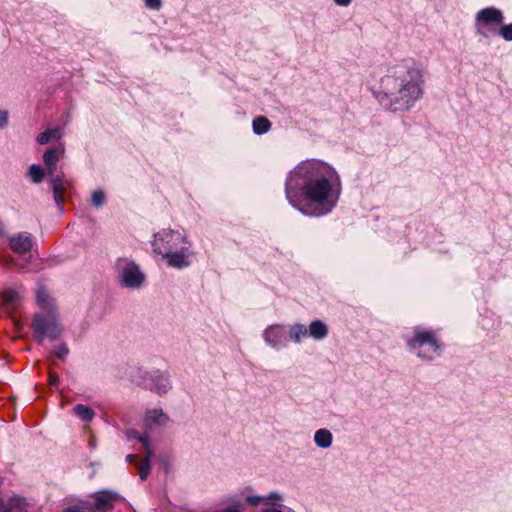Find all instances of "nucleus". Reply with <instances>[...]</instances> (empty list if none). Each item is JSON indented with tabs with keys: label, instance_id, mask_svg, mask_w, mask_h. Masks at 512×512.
Here are the masks:
<instances>
[{
	"label": "nucleus",
	"instance_id": "obj_15",
	"mask_svg": "<svg viewBox=\"0 0 512 512\" xmlns=\"http://www.w3.org/2000/svg\"><path fill=\"white\" fill-rule=\"evenodd\" d=\"M328 328L326 324L320 320H314L308 327V336L320 340L327 336Z\"/></svg>",
	"mask_w": 512,
	"mask_h": 512
},
{
	"label": "nucleus",
	"instance_id": "obj_24",
	"mask_svg": "<svg viewBox=\"0 0 512 512\" xmlns=\"http://www.w3.org/2000/svg\"><path fill=\"white\" fill-rule=\"evenodd\" d=\"M29 175L34 183H40L44 179V171L39 165H32L29 169Z\"/></svg>",
	"mask_w": 512,
	"mask_h": 512
},
{
	"label": "nucleus",
	"instance_id": "obj_10",
	"mask_svg": "<svg viewBox=\"0 0 512 512\" xmlns=\"http://www.w3.org/2000/svg\"><path fill=\"white\" fill-rule=\"evenodd\" d=\"M144 280V275L134 263H128L122 271V281L128 287L139 286Z\"/></svg>",
	"mask_w": 512,
	"mask_h": 512
},
{
	"label": "nucleus",
	"instance_id": "obj_16",
	"mask_svg": "<svg viewBox=\"0 0 512 512\" xmlns=\"http://www.w3.org/2000/svg\"><path fill=\"white\" fill-rule=\"evenodd\" d=\"M73 412L81 420L86 421V422L91 421L94 418V416H95L94 411L90 407H88L86 405H83V404H77L73 408Z\"/></svg>",
	"mask_w": 512,
	"mask_h": 512
},
{
	"label": "nucleus",
	"instance_id": "obj_25",
	"mask_svg": "<svg viewBox=\"0 0 512 512\" xmlns=\"http://www.w3.org/2000/svg\"><path fill=\"white\" fill-rule=\"evenodd\" d=\"M106 199L105 193L102 190H96L92 193L91 201L95 207H100L104 204Z\"/></svg>",
	"mask_w": 512,
	"mask_h": 512
},
{
	"label": "nucleus",
	"instance_id": "obj_7",
	"mask_svg": "<svg viewBox=\"0 0 512 512\" xmlns=\"http://www.w3.org/2000/svg\"><path fill=\"white\" fill-rule=\"evenodd\" d=\"M94 504L91 507L93 512H111L118 495L109 491L97 492L94 496Z\"/></svg>",
	"mask_w": 512,
	"mask_h": 512
},
{
	"label": "nucleus",
	"instance_id": "obj_29",
	"mask_svg": "<svg viewBox=\"0 0 512 512\" xmlns=\"http://www.w3.org/2000/svg\"><path fill=\"white\" fill-rule=\"evenodd\" d=\"M67 353H68V349L64 345H61V346L57 347L56 350H55V355L58 358H64L67 355Z\"/></svg>",
	"mask_w": 512,
	"mask_h": 512
},
{
	"label": "nucleus",
	"instance_id": "obj_2",
	"mask_svg": "<svg viewBox=\"0 0 512 512\" xmlns=\"http://www.w3.org/2000/svg\"><path fill=\"white\" fill-rule=\"evenodd\" d=\"M421 71L409 63L397 65L392 75L382 79V86L386 94L398 95L397 101L409 104L421 95Z\"/></svg>",
	"mask_w": 512,
	"mask_h": 512
},
{
	"label": "nucleus",
	"instance_id": "obj_33",
	"mask_svg": "<svg viewBox=\"0 0 512 512\" xmlns=\"http://www.w3.org/2000/svg\"><path fill=\"white\" fill-rule=\"evenodd\" d=\"M63 512H82L81 508L78 506L70 507L64 510Z\"/></svg>",
	"mask_w": 512,
	"mask_h": 512
},
{
	"label": "nucleus",
	"instance_id": "obj_31",
	"mask_svg": "<svg viewBox=\"0 0 512 512\" xmlns=\"http://www.w3.org/2000/svg\"><path fill=\"white\" fill-rule=\"evenodd\" d=\"M48 379H49V384L51 386H57L58 381H59V377H58L56 372L49 371Z\"/></svg>",
	"mask_w": 512,
	"mask_h": 512
},
{
	"label": "nucleus",
	"instance_id": "obj_20",
	"mask_svg": "<svg viewBox=\"0 0 512 512\" xmlns=\"http://www.w3.org/2000/svg\"><path fill=\"white\" fill-rule=\"evenodd\" d=\"M270 127V121L264 116L256 117L253 120V131L256 134H264L270 129Z\"/></svg>",
	"mask_w": 512,
	"mask_h": 512
},
{
	"label": "nucleus",
	"instance_id": "obj_17",
	"mask_svg": "<svg viewBox=\"0 0 512 512\" xmlns=\"http://www.w3.org/2000/svg\"><path fill=\"white\" fill-rule=\"evenodd\" d=\"M37 304L44 310L51 311L53 308V301L48 295V293L43 289L40 288L37 290Z\"/></svg>",
	"mask_w": 512,
	"mask_h": 512
},
{
	"label": "nucleus",
	"instance_id": "obj_1",
	"mask_svg": "<svg viewBox=\"0 0 512 512\" xmlns=\"http://www.w3.org/2000/svg\"><path fill=\"white\" fill-rule=\"evenodd\" d=\"M290 204L307 216H323L337 205L341 182L335 169L319 160L297 165L286 181Z\"/></svg>",
	"mask_w": 512,
	"mask_h": 512
},
{
	"label": "nucleus",
	"instance_id": "obj_4",
	"mask_svg": "<svg viewBox=\"0 0 512 512\" xmlns=\"http://www.w3.org/2000/svg\"><path fill=\"white\" fill-rule=\"evenodd\" d=\"M413 349H419V355L431 358L438 350L439 345L432 331H416L414 337L408 341Z\"/></svg>",
	"mask_w": 512,
	"mask_h": 512
},
{
	"label": "nucleus",
	"instance_id": "obj_6",
	"mask_svg": "<svg viewBox=\"0 0 512 512\" xmlns=\"http://www.w3.org/2000/svg\"><path fill=\"white\" fill-rule=\"evenodd\" d=\"M31 327L34 333L37 334L40 342L45 336L55 338L59 334L56 318L54 316L47 318L41 315H36L33 318Z\"/></svg>",
	"mask_w": 512,
	"mask_h": 512
},
{
	"label": "nucleus",
	"instance_id": "obj_30",
	"mask_svg": "<svg viewBox=\"0 0 512 512\" xmlns=\"http://www.w3.org/2000/svg\"><path fill=\"white\" fill-rule=\"evenodd\" d=\"M148 8L159 9L161 7V0H144Z\"/></svg>",
	"mask_w": 512,
	"mask_h": 512
},
{
	"label": "nucleus",
	"instance_id": "obj_37",
	"mask_svg": "<svg viewBox=\"0 0 512 512\" xmlns=\"http://www.w3.org/2000/svg\"><path fill=\"white\" fill-rule=\"evenodd\" d=\"M269 499H277V500H278V499H279V496H277V495H271V496L269 497Z\"/></svg>",
	"mask_w": 512,
	"mask_h": 512
},
{
	"label": "nucleus",
	"instance_id": "obj_22",
	"mask_svg": "<svg viewBox=\"0 0 512 512\" xmlns=\"http://www.w3.org/2000/svg\"><path fill=\"white\" fill-rule=\"evenodd\" d=\"M61 137V133L59 129H51L40 133L37 137V141L39 144L44 145L47 144L51 139H59Z\"/></svg>",
	"mask_w": 512,
	"mask_h": 512
},
{
	"label": "nucleus",
	"instance_id": "obj_9",
	"mask_svg": "<svg viewBox=\"0 0 512 512\" xmlns=\"http://www.w3.org/2000/svg\"><path fill=\"white\" fill-rule=\"evenodd\" d=\"M503 19L502 12L495 7L482 9L476 15L477 23L483 26L500 25Z\"/></svg>",
	"mask_w": 512,
	"mask_h": 512
},
{
	"label": "nucleus",
	"instance_id": "obj_18",
	"mask_svg": "<svg viewBox=\"0 0 512 512\" xmlns=\"http://www.w3.org/2000/svg\"><path fill=\"white\" fill-rule=\"evenodd\" d=\"M308 337V328L302 324H295L290 328V339L294 342H300Z\"/></svg>",
	"mask_w": 512,
	"mask_h": 512
},
{
	"label": "nucleus",
	"instance_id": "obj_13",
	"mask_svg": "<svg viewBox=\"0 0 512 512\" xmlns=\"http://www.w3.org/2000/svg\"><path fill=\"white\" fill-rule=\"evenodd\" d=\"M11 249L19 254L26 253L32 248V241L28 235L18 234L10 238Z\"/></svg>",
	"mask_w": 512,
	"mask_h": 512
},
{
	"label": "nucleus",
	"instance_id": "obj_5",
	"mask_svg": "<svg viewBox=\"0 0 512 512\" xmlns=\"http://www.w3.org/2000/svg\"><path fill=\"white\" fill-rule=\"evenodd\" d=\"M140 442L142 443L144 450L146 452V455L144 458L140 459L138 455H128L127 461L130 464H134L137 468V471L139 473L141 480H146L150 474V461L152 457L154 456V452L150 446L149 440L147 437H140Z\"/></svg>",
	"mask_w": 512,
	"mask_h": 512
},
{
	"label": "nucleus",
	"instance_id": "obj_3",
	"mask_svg": "<svg viewBox=\"0 0 512 512\" xmlns=\"http://www.w3.org/2000/svg\"><path fill=\"white\" fill-rule=\"evenodd\" d=\"M182 244H186V237L182 232L163 229L154 235L152 242L153 252L158 255L167 254Z\"/></svg>",
	"mask_w": 512,
	"mask_h": 512
},
{
	"label": "nucleus",
	"instance_id": "obj_12",
	"mask_svg": "<svg viewBox=\"0 0 512 512\" xmlns=\"http://www.w3.org/2000/svg\"><path fill=\"white\" fill-rule=\"evenodd\" d=\"M188 249L181 247L179 252H170L162 256L167 259L168 265L175 268H183L188 266Z\"/></svg>",
	"mask_w": 512,
	"mask_h": 512
},
{
	"label": "nucleus",
	"instance_id": "obj_36",
	"mask_svg": "<svg viewBox=\"0 0 512 512\" xmlns=\"http://www.w3.org/2000/svg\"><path fill=\"white\" fill-rule=\"evenodd\" d=\"M222 512H240V511L235 508H229V509L223 510Z\"/></svg>",
	"mask_w": 512,
	"mask_h": 512
},
{
	"label": "nucleus",
	"instance_id": "obj_21",
	"mask_svg": "<svg viewBox=\"0 0 512 512\" xmlns=\"http://www.w3.org/2000/svg\"><path fill=\"white\" fill-rule=\"evenodd\" d=\"M146 420L149 423L164 425L168 421V417L161 410H152L147 412Z\"/></svg>",
	"mask_w": 512,
	"mask_h": 512
},
{
	"label": "nucleus",
	"instance_id": "obj_23",
	"mask_svg": "<svg viewBox=\"0 0 512 512\" xmlns=\"http://www.w3.org/2000/svg\"><path fill=\"white\" fill-rule=\"evenodd\" d=\"M282 332V328L280 326H271L265 331V339L267 342L275 345L278 341V338Z\"/></svg>",
	"mask_w": 512,
	"mask_h": 512
},
{
	"label": "nucleus",
	"instance_id": "obj_34",
	"mask_svg": "<svg viewBox=\"0 0 512 512\" xmlns=\"http://www.w3.org/2000/svg\"><path fill=\"white\" fill-rule=\"evenodd\" d=\"M338 5L347 6L350 4L351 0H334Z\"/></svg>",
	"mask_w": 512,
	"mask_h": 512
},
{
	"label": "nucleus",
	"instance_id": "obj_27",
	"mask_svg": "<svg viewBox=\"0 0 512 512\" xmlns=\"http://www.w3.org/2000/svg\"><path fill=\"white\" fill-rule=\"evenodd\" d=\"M0 296L5 304H11L16 299V292L12 290H6L3 291Z\"/></svg>",
	"mask_w": 512,
	"mask_h": 512
},
{
	"label": "nucleus",
	"instance_id": "obj_28",
	"mask_svg": "<svg viewBox=\"0 0 512 512\" xmlns=\"http://www.w3.org/2000/svg\"><path fill=\"white\" fill-rule=\"evenodd\" d=\"M265 499L259 496H249L246 498V502L250 505L256 506L262 503Z\"/></svg>",
	"mask_w": 512,
	"mask_h": 512
},
{
	"label": "nucleus",
	"instance_id": "obj_32",
	"mask_svg": "<svg viewBox=\"0 0 512 512\" xmlns=\"http://www.w3.org/2000/svg\"><path fill=\"white\" fill-rule=\"evenodd\" d=\"M8 122V113L6 111L0 112V127H3Z\"/></svg>",
	"mask_w": 512,
	"mask_h": 512
},
{
	"label": "nucleus",
	"instance_id": "obj_8",
	"mask_svg": "<svg viewBox=\"0 0 512 512\" xmlns=\"http://www.w3.org/2000/svg\"><path fill=\"white\" fill-rule=\"evenodd\" d=\"M50 184L54 200L60 207L64 203L66 192L72 187V183L71 181L64 179L63 176L57 175L51 178Z\"/></svg>",
	"mask_w": 512,
	"mask_h": 512
},
{
	"label": "nucleus",
	"instance_id": "obj_35",
	"mask_svg": "<svg viewBox=\"0 0 512 512\" xmlns=\"http://www.w3.org/2000/svg\"><path fill=\"white\" fill-rule=\"evenodd\" d=\"M262 512H283V511L275 509V508H272V509H265Z\"/></svg>",
	"mask_w": 512,
	"mask_h": 512
},
{
	"label": "nucleus",
	"instance_id": "obj_14",
	"mask_svg": "<svg viewBox=\"0 0 512 512\" xmlns=\"http://www.w3.org/2000/svg\"><path fill=\"white\" fill-rule=\"evenodd\" d=\"M28 506L25 498L13 496L8 499V506L6 508H0V512H27Z\"/></svg>",
	"mask_w": 512,
	"mask_h": 512
},
{
	"label": "nucleus",
	"instance_id": "obj_11",
	"mask_svg": "<svg viewBox=\"0 0 512 512\" xmlns=\"http://www.w3.org/2000/svg\"><path fill=\"white\" fill-rule=\"evenodd\" d=\"M65 149L62 145L48 149L43 155V161L49 175H53L57 170V163L64 155Z\"/></svg>",
	"mask_w": 512,
	"mask_h": 512
},
{
	"label": "nucleus",
	"instance_id": "obj_19",
	"mask_svg": "<svg viewBox=\"0 0 512 512\" xmlns=\"http://www.w3.org/2000/svg\"><path fill=\"white\" fill-rule=\"evenodd\" d=\"M315 442L320 447H329L332 442V434L326 429H320L315 433Z\"/></svg>",
	"mask_w": 512,
	"mask_h": 512
},
{
	"label": "nucleus",
	"instance_id": "obj_38",
	"mask_svg": "<svg viewBox=\"0 0 512 512\" xmlns=\"http://www.w3.org/2000/svg\"><path fill=\"white\" fill-rule=\"evenodd\" d=\"M2 505H3V501H2V499L0 498V508L2 507Z\"/></svg>",
	"mask_w": 512,
	"mask_h": 512
},
{
	"label": "nucleus",
	"instance_id": "obj_26",
	"mask_svg": "<svg viewBox=\"0 0 512 512\" xmlns=\"http://www.w3.org/2000/svg\"><path fill=\"white\" fill-rule=\"evenodd\" d=\"M499 34L507 41H512V23L503 25L499 29Z\"/></svg>",
	"mask_w": 512,
	"mask_h": 512
}]
</instances>
